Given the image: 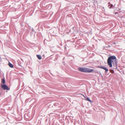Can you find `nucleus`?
<instances>
[{
    "mask_svg": "<svg viewBox=\"0 0 125 125\" xmlns=\"http://www.w3.org/2000/svg\"><path fill=\"white\" fill-rule=\"evenodd\" d=\"M1 86V88L4 90H10V88L6 85H2Z\"/></svg>",
    "mask_w": 125,
    "mask_h": 125,
    "instance_id": "3",
    "label": "nucleus"
},
{
    "mask_svg": "<svg viewBox=\"0 0 125 125\" xmlns=\"http://www.w3.org/2000/svg\"><path fill=\"white\" fill-rule=\"evenodd\" d=\"M111 72L112 73H114V71H113Z\"/></svg>",
    "mask_w": 125,
    "mask_h": 125,
    "instance_id": "10",
    "label": "nucleus"
},
{
    "mask_svg": "<svg viewBox=\"0 0 125 125\" xmlns=\"http://www.w3.org/2000/svg\"><path fill=\"white\" fill-rule=\"evenodd\" d=\"M1 82L3 84H4L5 83V80L4 79H2L1 80Z\"/></svg>",
    "mask_w": 125,
    "mask_h": 125,
    "instance_id": "7",
    "label": "nucleus"
},
{
    "mask_svg": "<svg viewBox=\"0 0 125 125\" xmlns=\"http://www.w3.org/2000/svg\"><path fill=\"white\" fill-rule=\"evenodd\" d=\"M85 98H86V97H85V96H84V95H83V94H81Z\"/></svg>",
    "mask_w": 125,
    "mask_h": 125,
    "instance_id": "9",
    "label": "nucleus"
},
{
    "mask_svg": "<svg viewBox=\"0 0 125 125\" xmlns=\"http://www.w3.org/2000/svg\"><path fill=\"white\" fill-rule=\"evenodd\" d=\"M78 71L82 72L90 73L94 71L93 69L85 67H79L78 68Z\"/></svg>",
    "mask_w": 125,
    "mask_h": 125,
    "instance_id": "2",
    "label": "nucleus"
},
{
    "mask_svg": "<svg viewBox=\"0 0 125 125\" xmlns=\"http://www.w3.org/2000/svg\"><path fill=\"white\" fill-rule=\"evenodd\" d=\"M98 68H101L105 70V72H107L108 70V69L104 66H99L98 67Z\"/></svg>",
    "mask_w": 125,
    "mask_h": 125,
    "instance_id": "4",
    "label": "nucleus"
},
{
    "mask_svg": "<svg viewBox=\"0 0 125 125\" xmlns=\"http://www.w3.org/2000/svg\"><path fill=\"white\" fill-rule=\"evenodd\" d=\"M85 98L87 100L89 101V102H92V101L90 100L89 98L86 97Z\"/></svg>",
    "mask_w": 125,
    "mask_h": 125,
    "instance_id": "8",
    "label": "nucleus"
},
{
    "mask_svg": "<svg viewBox=\"0 0 125 125\" xmlns=\"http://www.w3.org/2000/svg\"><path fill=\"white\" fill-rule=\"evenodd\" d=\"M36 56L38 59L39 60H41L42 59L41 56L40 55H37Z\"/></svg>",
    "mask_w": 125,
    "mask_h": 125,
    "instance_id": "5",
    "label": "nucleus"
},
{
    "mask_svg": "<svg viewBox=\"0 0 125 125\" xmlns=\"http://www.w3.org/2000/svg\"><path fill=\"white\" fill-rule=\"evenodd\" d=\"M9 65L11 68H12L13 67V65L10 62L9 63Z\"/></svg>",
    "mask_w": 125,
    "mask_h": 125,
    "instance_id": "6",
    "label": "nucleus"
},
{
    "mask_svg": "<svg viewBox=\"0 0 125 125\" xmlns=\"http://www.w3.org/2000/svg\"><path fill=\"white\" fill-rule=\"evenodd\" d=\"M117 13H118L117 12H115V14H116Z\"/></svg>",
    "mask_w": 125,
    "mask_h": 125,
    "instance_id": "11",
    "label": "nucleus"
},
{
    "mask_svg": "<svg viewBox=\"0 0 125 125\" xmlns=\"http://www.w3.org/2000/svg\"><path fill=\"white\" fill-rule=\"evenodd\" d=\"M107 63L109 67H112V64L113 66L117 67V62L116 57L114 56H112L109 57L108 59Z\"/></svg>",
    "mask_w": 125,
    "mask_h": 125,
    "instance_id": "1",
    "label": "nucleus"
}]
</instances>
